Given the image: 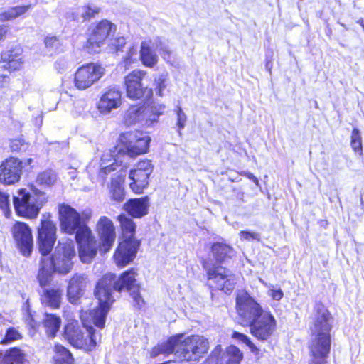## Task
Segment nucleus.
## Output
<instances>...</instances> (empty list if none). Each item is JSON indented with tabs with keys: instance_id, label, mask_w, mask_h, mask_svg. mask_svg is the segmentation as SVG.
Segmentation results:
<instances>
[{
	"instance_id": "1",
	"label": "nucleus",
	"mask_w": 364,
	"mask_h": 364,
	"mask_svg": "<svg viewBox=\"0 0 364 364\" xmlns=\"http://www.w3.org/2000/svg\"><path fill=\"white\" fill-rule=\"evenodd\" d=\"M38 232V250L42 255L38 279L40 285L45 287L51 281L53 273L67 274L70 272L75 251L73 241L63 238L59 240L54 254L49 255L56 240V227L49 217L43 215Z\"/></svg>"
},
{
	"instance_id": "2",
	"label": "nucleus",
	"mask_w": 364,
	"mask_h": 364,
	"mask_svg": "<svg viewBox=\"0 0 364 364\" xmlns=\"http://www.w3.org/2000/svg\"><path fill=\"white\" fill-rule=\"evenodd\" d=\"M136 274L134 269H130L124 272L118 279H116L115 276L112 274H106L98 281L95 290V296L99 301V309L92 316V318L98 326H103L107 314L114 301L112 295L113 290L119 292L126 289L130 292L139 306L144 303L139 295L140 287L136 279Z\"/></svg>"
},
{
	"instance_id": "3",
	"label": "nucleus",
	"mask_w": 364,
	"mask_h": 364,
	"mask_svg": "<svg viewBox=\"0 0 364 364\" xmlns=\"http://www.w3.org/2000/svg\"><path fill=\"white\" fill-rule=\"evenodd\" d=\"M58 212L61 230L68 234L76 233L79 257L82 262H90L97 252V243L91 230L83 224L80 214L71 206L60 205Z\"/></svg>"
},
{
	"instance_id": "4",
	"label": "nucleus",
	"mask_w": 364,
	"mask_h": 364,
	"mask_svg": "<svg viewBox=\"0 0 364 364\" xmlns=\"http://www.w3.org/2000/svg\"><path fill=\"white\" fill-rule=\"evenodd\" d=\"M332 317L322 304H316L310 325L309 364H324L331 348Z\"/></svg>"
},
{
	"instance_id": "5",
	"label": "nucleus",
	"mask_w": 364,
	"mask_h": 364,
	"mask_svg": "<svg viewBox=\"0 0 364 364\" xmlns=\"http://www.w3.org/2000/svg\"><path fill=\"white\" fill-rule=\"evenodd\" d=\"M99 309V306L90 312L83 311L80 315L82 328L76 320L70 321L65 327V338L74 347L85 351L92 350L100 341V335L91 326L95 324L100 328L92 318L93 314ZM105 326V324L103 325Z\"/></svg>"
},
{
	"instance_id": "6",
	"label": "nucleus",
	"mask_w": 364,
	"mask_h": 364,
	"mask_svg": "<svg viewBox=\"0 0 364 364\" xmlns=\"http://www.w3.org/2000/svg\"><path fill=\"white\" fill-rule=\"evenodd\" d=\"M47 202L46 193L35 185L21 188L13 197V204L16 213L21 216L34 218L42 206Z\"/></svg>"
},
{
	"instance_id": "7",
	"label": "nucleus",
	"mask_w": 364,
	"mask_h": 364,
	"mask_svg": "<svg viewBox=\"0 0 364 364\" xmlns=\"http://www.w3.org/2000/svg\"><path fill=\"white\" fill-rule=\"evenodd\" d=\"M179 338L176 357L182 360L198 361L209 349L208 339L199 335Z\"/></svg>"
},
{
	"instance_id": "8",
	"label": "nucleus",
	"mask_w": 364,
	"mask_h": 364,
	"mask_svg": "<svg viewBox=\"0 0 364 364\" xmlns=\"http://www.w3.org/2000/svg\"><path fill=\"white\" fill-rule=\"evenodd\" d=\"M203 267L211 285L227 294L232 293L237 284V278L230 270L222 266L210 267L208 262L203 263Z\"/></svg>"
},
{
	"instance_id": "9",
	"label": "nucleus",
	"mask_w": 364,
	"mask_h": 364,
	"mask_svg": "<svg viewBox=\"0 0 364 364\" xmlns=\"http://www.w3.org/2000/svg\"><path fill=\"white\" fill-rule=\"evenodd\" d=\"M150 141L148 135L138 131L123 133L119 136V141L123 147L119 149V152L123 151L130 157H136L147 151Z\"/></svg>"
},
{
	"instance_id": "10",
	"label": "nucleus",
	"mask_w": 364,
	"mask_h": 364,
	"mask_svg": "<svg viewBox=\"0 0 364 364\" xmlns=\"http://www.w3.org/2000/svg\"><path fill=\"white\" fill-rule=\"evenodd\" d=\"M236 310L242 326L254 321L265 311L254 298L243 290L238 291L237 293Z\"/></svg>"
},
{
	"instance_id": "11",
	"label": "nucleus",
	"mask_w": 364,
	"mask_h": 364,
	"mask_svg": "<svg viewBox=\"0 0 364 364\" xmlns=\"http://www.w3.org/2000/svg\"><path fill=\"white\" fill-rule=\"evenodd\" d=\"M105 68L97 63H87L79 68L75 74V87L80 90L90 87L105 75Z\"/></svg>"
},
{
	"instance_id": "12",
	"label": "nucleus",
	"mask_w": 364,
	"mask_h": 364,
	"mask_svg": "<svg viewBox=\"0 0 364 364\" xmlns=\"http://www.w3.org/2000/svg\"><path fill=\"white\" fill-rule=\"evenodd\" d=\"M116 31V26L108 20L100 21L91 30L85 45V48L90 53H97L101 50L105 41L109 35Z\"/></svg>"
},
{
	"instance_id": "13",
	"label": "nucleus",
	"mask_w": 364,
	"mask_h": 364,
	"mask_svg": "<svg viewBox=\"0 0 364 364\" xmlns=\"http://www.w3.org/2000/svg\"><path fill=\"white\" fill-rule=\"evenodd\" d=\"M146 72L142 70H134L124 78L127 95L132 100H139L144 95L149 96L152 91L144 86L142 80L145 78Z\"/></svg>"
},
{
	"instance_id": "14",
	"label": "nucleus",
	"mask_w": 364,
	"mask_h": 364,
	"mask_svg": "<svg viewBox=\"0 0 364 364\" xmlns=\"http://www.w3.org/2000/svg\"><path fill=\"white\" fill-rule=\"evenodd\" d=\"M245 326H249L250 333L259 340H267L273 333L276 328V321L269 311L263 314L247 323Z\"/></svg>"
},
{
	"instance_id": "15",
	"label": "nucleus",
	"mask_w": 364,
	"mask_h": 364,
	"mask_svg": "<svg viewBox=\"0 0 364 364\" xmlns=\"http://www.w3.org/2000/svg\"><path fill=\"white\" fill-rule=\"evenodd\" d=\"M153 166L151 161L144 160L138 162L130 171L129 178L130 188L136 193H141L149 184V177L152 173Z\"/></svg>"
},
{
	"instance_id": "16",
	"label": "nucleus",
	"mask_w": 364,
	"mask_h": 364,
	"mask_svg": "<svg viewBox=\"0 0 364 364\" xmlns=\"http://www.w3.org/2000/svg\"><path fill=\"white\" fill-rule=\"evenodd\" d=\"M13 238L18 247L25 256L30 255L33 245L31 230L29 226L21 222H16L11 228Z\"/></svg>"
},
{
	"instance_id": "17",
	"label": "nucleus",
	"mask_w": 364,
	"mask_h": 364,
	"mask_svg": "<svg viewBox=\"0 0 364 364\" xmlns=\"http://www.w3.org/2000/svg\"><path fill=\"white\" fill-rule=\"evenodd\" d=\"M22 162L15 157H10L0 164V182L6 185L17 183L22 173Z\"/></svg>"
},
{
	"instance_id": "18",
	"label": "nucleus",
	"mask_w": 364,
	"mask_h": 364,
	"mask_svg": "<svg viewBox=\"0 0 364 364\" xmlns=\"http://www.w3.org/2000/svg\"><path fill=\"white\" fill-rule=\"evenodd\" d=\"M96 230L100 240V245H97V248L100 247L101 252H108L112 247L116 237L112 221L105 216L100 217L97 223Z\"/></svg>"
},
{
	"instance_id": "19",
	"label": "nucleus",
	"mask_w": 364,
	"mask_h": 364,
	"mask_svg": "<svg viewBox=\"0 0 364 364\" xmlns=\"http://www.w3.org/2000/svg\"><path fill=\"white\" fill-rule=\"evenodd\" d=\"M122 104V92L117 87L107 88L101 95L97 109L102 114H107Z\"/></svg>"
},
{
	"instance_id": "20",
	"label": "nucleus",
	"mask_w": 364,
	"mask_h": 364,
	"mask_svg": "<svg viewBox=\"0 0 364 364\" xmlns=\"http://www.w3.org/2000/svg\"><path fill=\"white\" fill-rule=\"evenodd\" d=\"M140 242L138 240L122 241L115 252L114 259L118 266L124 267L136 257Z\"/></svg>"
},
{
	"instance_id": "21",
	"label": "nucleus",
	"mask_w": 364,
	"mask_h": 364,
	"mask_svg": "<svg viewBox=\"0 0 364 364\" xmlns=\"http://www.w3.org/2000/svg\"><path fill=\"white\" fill-rule=\"evenodd\" d=\"M87 283V277L85 275L76 274L72 277L67 288V296L70 303H77L84 293Z\"/></svg>"
},
{
	"instance_id": "22",
	"label": "nucleus",
	"mask_w": 364,
	"mask_h": 364,
	"mask_svg": "<svg viewBox=\"0 0 364 364\" xmlns=\"http://www.w3.org/2000/svg\"><path fill=\"white\" fill-rule=\"evenodd\" d=\"M117 151V148H114V151L109 150L105 151L102 155L100 159V164L98 171V177L101 181V183L103 184L105 182V179L106 176L116 170L118 166V161L119 156H117V158L114 156V154Z\"/></svg>"
},
{
	"instance_id": "23",
	"label": "nucleus",
	"mask_w": 364,
	"mask_h": 364,
	"mask_svg": "<svg viewBox=\"0 0 364 364\" xmlns=\"http://www.w3.org/2000/svg\"><path fill=\"white\" fill-rule=\"evenodd\" d=\"M149 198L142 197L129 200L124 205L126 211L134 218H141L148 214Z\"/></svg>"
},
{
	"instance_id": "24",
	"label": "nucleus",
	"mask_w": 364,
	"mask_h": 364,
	"mask_svg": "<svg viewBox=\"0 0 364 364\" xmlns=\"http://www.w3.org/2000/svg\"><path fill=\"white\" fill-rule=\"evenodd\" d=\"M156 50L154 40H147L141 42L140 58L144 65L153 68L158 62V56L154 51Z\"/></svg>"
},
{
	"instance_id": "25",
	"label": "nucleus",
	"mask_w": 364,
	"mask_h": 364,
	"mask_svg": "<svg viewBox=\"0 0 364 364\" xmlns=\"http://www.w3.org/2000/svg\"><path fill=\"white\" fill-rule=\"evenodd\" d=\"M2 357V364H27L28 363L26 352L18 347H13L6 350Z\"/></svg>"
},
{
	"instance_id": "26",
	"label": "nucleus",
	"mask_w": 364,
	"mask_h": 364,
	"mask_svg": "<svg viewBox=\"0 0 364 364\" xmlns=\"http://www.w3.org/2000/svg\"><path fill=\"white\" fill-rule=\"evenodd\" d=\"M182 337V334H178L171 337L166 342L159 344L152 349L151 356L156 357L160 354L169 355L173 353L176 356V350L179 343V338Z\"/></svg>"
},
{
	"instance_id": "27",
	"label": "nucleus",
	"mask_w": 364,
	"mask_h": 364,
	"mask_svg": "<svg viewBox=\"0 0 364 364\" xmlns=\"http://www.w3.org/2000/svg\"><path fill=\"white\" fill-rule=\"evenodd\" d=\"M63 290L60 288H48L43 290L41 296L42 303L54 309L60 307Z\"/></svg>"
},
{
	"instance_id": "28",
	"label": "nucleus",
	"mask_w": 364,
	"mask_h": 364,
	"mask_svg": "<svg viewBox=\"0 0 364 364\" xmlns=\"http://www.w3.org/2000/svg\"><path fill=\"white\" fill-rule=\"evenodd\" d=\"M165 109L166 106L160 103H153L146 107H144L145 125L149 126L154 122H157L159 116L164 113Z\"/></svg>"
},
{
	"instance_id": "29",
	"label": "nucleus",
	"mask_w": 364,
	"mask_h": 364,
	"mask_svg": "<svg viewBox=\"0 0 364 364\" xmlns=\"http://www.w3.org/2000/svg\"><path fill=\"white\" fill-rule=\"evenodd\" d=\"M124 121L127 125H132L137 122H141L145 124L144 107L130 106L124 113Z\"/></svg>"
},
{
	"instance_id": "30",
	"label": "nucleus",
	"mask_w": 364,
	"mask_h": 364,
	"mask_svg": "<svg viewBox=\"0 0 364 364\" xmlns=\"http://www.w3.org/2000/svg\"><path fill=\"white\" fill-rule=\"evenodd\" d=\"M124 240H136L134 238L136 225L129 217L121 215L118 218Z\"/></svg>"
},
{
	"instance_id": "31",
	"label": "nucleus",
	"mask_w": 364,
	"mask_h": 364,
	"mask_svg": "<svg viewBox=\"0 0 364 364\" xmlns=\"http://www.w3.org/2000/svg\"><path fill=\"white\" fill-rule=\"evenodd\" d=\"M1 59L5 63L2 65V68L9 69L11 71L20 69L23 65L21 57L16 53L14 54L12 51L2 53Z\"/></svg>"
},
{
	"instance_id": "32",
	"label": "nucleus",
	"mask_w": 364,
	"mask_h": 364,
	"mask_svg": "<svg viewBox=\"0 0 364 364\" xmlns=\"http://www.w3.org/2000/svg\"><path fill=\"white\" fill-rule=\"evenodd\" d=\"M212 252L215 260L223 262L227 257H232L234 255L233 249L225 244L221 242H215L212 246Z\"/></svg>"
},
{
	"instance_id": "33",
	"label": "nucleus",
	"mask_w": 364,
	"mask_h": 364,
	"mask_svg": "<svg viewBox=\"0 0 364 364\" xmlns=\"http://www.w3.org/2000/svg\"><path fill=\"white\" fill-rule=\"evenodd\" d=\"M53 360L54 364H72L73 358L70 351L64 346L56 344L54 346Z\"/></svg>"
},
{
	"instance_id": "34",
	"label": "nucleus",
	"mask_w": 364,
	"mask_h": 364,
	"mask_svg": "<svg viewBox=\"0 0 364 364\" xmlns=\"http://www.w3.org/2000/svg\"><path fill=\"white\" fill-rule=\"evenodd\" d=\"M43 323L47 334L53 337L60 328L61 319L54 314H46Z\"/></svg>"
},
{
	"instance_id": "35",
	"label": "nucleus",
	"mask_w": 364,
	"mask_h": 364,
	"mask_svg": "<svg viewBox=\"0 0 364 364\" xmlns=\"http://www.w3.org/2000/svg\"><path fill=\"white\" fill-rule=\"evenodd\" d=\"M23 338L22 333L18 328L9 327L4 333L0 332V344L9 345Z\"/></svg>"
},
{
	"instance_id": "36",
	"label": "nucleus",
	"mask_w": 364,
	"mask_h": 364,
	"mask_svg": "<svg viewBox=\"0 0 364 364\" xmlns=\"http://www.w3.org/2000/svg\"><path fill=\"white\" fill-rule=\"evenodd\" d=\"M30 5L17 6L10 8L7 11L0 14V21H6L16 19L23 15L30 9Z\"/></svg>"
},
{
	"instance_id": "37",
	"label": "nucleus",
	"mask_w": 364,
	"mask_h": 364,
	"mask_svg": "<svg viewBox=\"0 0 364 364\" xmlns=\"http://www.w3.org/2000/svg\"><path fill=\"white\" fill-rule=\"evenodd\" d=\"M109 191L111 197L114 200L121 202L124 200V188L122 186V179L119 177L117 178H112Z\"/></svg>"
},
{
	"instance_id": "38",
	"label": "nucleus",
	"mask_w": 364,
	"mask_h": 364,
	"mask_svg": "<svg viewBox=\"0 0 364 364\" xmlns=\"http://www.w3.org/2000/svg\"><path fill=\"white\" fill-rule=\"evenodd\" d=\"M56 181V175L51 170L45 171L39 173L36 178V183L43 186H50Z\"/></svg>"
},
{
	"instance_id": "39",
	"label": "nucleus",
	"mask_w": 364,
	"mask_h": 364,
	"mask_svg": "<svg viewBox=\"0 0 364 364\" xmlns=\"http://www.w3.org/2000/svg\"><path fill=\"white\" fill-rule=\"evenodd\" d=\"M228 360L226 364H240L243 358V354L240 350L235 346H230L226 350Z\"/></svg>"
},
{
	"instance_id": "40",
	"label": "nucleus",
	"mask_w": 364,
	"mask_h": 364,
	"mask_svg": "<svg viewBox=\"0 0 364 364\" xmlns=\"http://www.w3.org/2000/svg\"><path fill=\"white\" fill-rule=\"evenodd\" d=\"M350 146L355 152L360 155L363 154L362 137L360 132L357 128H354L351 132Z\"/></svg>"
},
{
	"instance_id": "41",
	"label": "nucleus",
	"mask_w": 364,
	"mask_h": 364,
	"mask_svg": "<svg viewBox=\"0 0 364 364\" xmlns=\"http://www.w3.org/2000/svg\"><path fill=\"white\" fill-rule=\"evenodd\" d=\"M100 8L96 5L88 4L79 9L82 21L90 20L97 15L100 11Z\"/></svg>"
},
{
	"instance_id": "42",
	"label": "nucleus",
	"mask_w": 364,
	"mask_h": 364,
	"mask_svg": "<svg viewBox=\"0 0 364 364\" xmlns=\"http://www.w3.org/2000/svg\"><path fill=\"white\" fill-rule=\"evenodd\" d=\"M154 43L156 50L159 51V54L165 60L169 62L171 60V51L168 45L159 38L154 39Z\"/></svg>"
},
{
	"instance_id": "43",
	"label": "nucleus",
	"mask_w": 364,
	"mask_h": 364,
	"mask_svg": "<svg viewBox=\"0 0 364 364\" xmlns=\"http://www.w3.org/2000/svg\"><path fill=\"white\" fill-rule=\"evenodd\" d=\"M44 43L46 48L50 55L58 52L61 47L60 41L56 36H47Z\"/></svg>"
},
{
	"instance_id": "44",
	"label": "nucleus",
	"mask_w": 364,
	"mask_h": 364,
	"mask_svg": "<svg viewBox=\"0 0 364 364\" xmlns=\"http://www.w3.org/2000/svg\"><path fill=\"white\" fill-rule=\"evenodd\" d=\"M174 112L176 115V127L179 134H181V130L186 127L187 122V115L183 111L180 106H176L174 109Z\"/></svg>"
},
{
	"instance_id": "45",
	"label": "nucleus",
	"mask_w": 364,
	"mask_h": 364,
	"mask_svg": "<svg viewBox=\"0 0 364 364\" xmlns=\"http://www.w3.org/2000/svg\"><path fill=\"white\" fill-rule=\"evenodd\" d=\"M259 281L268 289L267 294L271 296L272 299L275 301H280L282 299L284 294L279 287H275L270 284H267L262 279H259Z\"/></svg>"
},
{
	"instance_id": "46",
	"label": "nucleus",
	"mask_w": 364,
	"mask_h": 364,
	"mask_svg": "<svg viewBox=\"0 0 364 364\" xmlns=\"http://www.w3.org/2000/svg\"><path fill=\"white\" fill-rule=\"evenodd\" d=\"M232 337L235 339H237L238 341L245 343L252 352L255 353L258 351L257 348L254 345V343L250 341V339L245 334L234 331Z\"/></svg>"
},
{
	"instance_id": "47",
	"label": "nucleus",
	"mask_w": 364,
	"mask_h": 364,
	"mask_svg": "<svg viewBox=\"0 0 364 364\" xmlns=\"http://www.w3.org/2000/svg\"><path fill=\"white\" fill-rule=\"evenodd\" d=\"M156 92V94L160 96H164V91L167 87L166 79L164 76L161 75L155 80Z\"/></svg>"
},
{
	"instance_id": "48",
	"label": "nucleus",
	"mask_w": 364,
	"mask_h": 364,
	"mask_svg": "<svg viewBox=\"0 0 364 364\" xmlns=\"http://www.w3.org/2000/svg\"><path fill=\"white\" fill-rule=\"evenodd\" d=\"M239 235L241 240H245L249 241L253 240L259 241L260 240L259 234L255 232L240 231Z\"/></svg>"
},
{
	"instance_id": "49",
	"label": "nucleus",
	"mask_w": 364,
	"mask_h": 364,
	"mask_svg": "<svg viewBox=\"0 0 364 364\" xmlns=\"http://www.w3.org/2000/svg\"><path fill=\"white\" fill-rule=\"evenodd\" d=\"M137 53V49L135 47H132L130 48L128 55L124 58V63L126 68H128L136 59L134 57H136Z\"/></svg>"
},
{
	"instance_id": "50",
	"label": "nucleus",
	"mask_w": 364,
	"mask_h": 364,
	"mask_svg": "<svg viewBox=\"0 0 364 364\" xmlns=\"http://www.w3.org/2000/svg\"><path fill=\"white\" fill-rule=\"evenodd\" d=\"M25 146V144L21 139H15L11 141L10 147L13 151H21Z\"/></svg>"
},
{
	"instance_id": "51",
	"label": "nucleus",
	"mask_w": 364,
	"mask_h": 364,
	"mask_svg": "<svg viewBox=\"0 0 364 364\" xmlns=\"http://www.w3.org/2000/svg\"><path fill=\"white\" fill-rule=\"evenodd\" d=\"M0 208L5 213L9 210V196L0 193Z\"/></svg>"
},
{
	"instance_id": "52",
	"label": "nucleus",
	"mask_w": 364,
	"mask_h": 364,
	"mask_svg": "<svg viewBox=\"0 0 364 364\" xmlns=\"http://www.w3.org/2000/svg\"><path fill=\"white\" fill-rule=\"evenodd\" d=\"M8 32V27L5 25L0 26V40L2 39Z\"/></svg>"
},
{
	"instance_id": "53",
	"label": "nucleus",
	"mask_w": 364,
	"mask_h": 364,
	"mask_svg": "<svg viewBox=\"0 0 364 364\" xmlns=\"http://www.w3.org/2000/svg\"><path fill=\"white\" fill-rule=\"evenodd\" d=\"M9 82V77L6 75H0V86H4Z\"/></svg>"
},
{
	"instance_id": "54",
	"label": "nucleus",
	"mask_w": 364,
	"mask_h": 364,
	"mask_svg": "<svg viewBox=\"0 0 364 364\" xmlns=\"http://www.w3.org/2000/svg\"><path fill=\"white\" fill-rule=\"evenodd\" d=\"M90 217H91L90 211L83 212L82 218H81L82 223H84L85 220H89L90 218Z\"/></svg>"
},
{
	"instance_id": "55",
	"label": "nucleus",
	"mask_w": 364,
	"mask_h": 364,
	"mask_svg": "<svg viewBox=\"0 0 364 364\" xmlns=\"http://www.w3.org/2000/svg\"><path fill=\"white\" fill-rule=\"evenodd\" d=\"M245 176H246L248 178H250V179L252 180V181H253L254 183H255L257 185L258 184V183H259V182H258V179H257V178H256V177H255L252 173H249V172H248V173H245Z\"/></svg>"
},
{
	"instance_id": "56",
	"label": "nucleus",
	"mask_w": 364,
	"mask_h": 364,
	"mask_svg": "<svg viewBox=\"0 0 364 364\" xmlns=\"http://www.w3.org/2000/svg\"><path fill=\"white\" fill-rule=\"evenodd\" d=\"M69 174L70 175V178L74 179L76 177V169L71 168V171L69 172Z\"/></svg>"
},
{
	"instance_id": "57",
	"label": "nucleus",
	"mask_w": 364,
	"mask_h": 364,
	"mask_svg": "<svg viewBox=\"0 0 364 364\" xmlns=\"http://www.w3.org/2000/svg\"><path fill=\"white\" fill-rule=\"evenodd\" d=\"M358 23L362 26L363 31H364V23H363V19H359L358 21Z\"/></svg>"
},
{
	"instance_id": "58",
	"label": "nucleus",
	"mask_w": 364,
	"mask_h": 364,
	"mask_svg": "<svg viewBox=\"0 0 364 364\" xmlns=\"http://www.w3.org/2000/svg\"><path fill=\"white\" fill-rule=\"evenodd\" d=\"M91 168H92V166H91V165H90V166L87 167V171H88V172H89V173H90V171H91Z\"/></svg>"
},
{
	"instance_id": "59",
	"label": "nucleus",
	"mask_w": 364,
	"mask_h": 364,
	"mask_svg": "<svg viewBox=\"0 0 364 364\" xmlns=\"http://www.w3.org/2000/svg\"><path fill=\"white\" fill-rule=\"evenodd\" d=\"M60 63H63V60H60L58 61V62L56 63V64H55V65H56V66H57L58 65H59Z\"/></svg>"
},
{
	"instance_id": "60",
	"label": "nucleus",
	"mask_w": 364,
	"mask_h": 364,
	"mask_svg": "<svg viewBox=\"0 0 364 364\" xmlns=\"http://www.w3.org/2000/svg\"><path fill=\"white\" fill-rule=\"evenodd\" d=\"M215 358H214V355H212L211 357L209 358V360H213Z\"/></svg>"
},
{
	"instance_id": "61",
	"label": "nucleus",
	"mask_w": 364,
	"mask_h": 364,
	"mask_svg": "<svg viewBox=\"0 0 364 364\" xmlns=\"http://www.w3.org/2000/svg\"><path fill=\"white\" fill-rule=\"evenodd\" d=\"M39 120H40V125H41L42 124V120H43L41 117H39Z\"/></svg>"
}]
</instances>
